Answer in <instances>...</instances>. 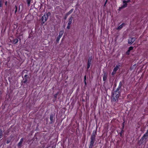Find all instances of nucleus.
<instances>
[{
    "mask_svg": "<svg viewBox=\"0 0 148 148\" xmlns=\"http://www.w3.org/2000/svg\"><path fill=\"white\" fill-rule=\"evenodd\" d=\"M63 33H64V31H61L60 32L59 35L57 39V41H59L60 38L63 35Z\"/></svg>",
    "mask_w": 148,
    "mask_h": 148,
    "instance_id": "obj_4",
    "label": "nucleus"
},
{
    "mask_svg": "<svg viewBox=\"0 0 148 148\" xmlns=\"http://www.w3.org/2000/svg\"><path fill=\"white\" fill-rule=\"evenodd\" d=\"M7 143H9L8 141H7Z\"/></svg>",
    "mask_w": 148,
    "mask_h": 148,
    "instance_id": "obj_29",
    "label": "nucleus"
},
{
    "mask_svg": "<svg viewBox=\"0 0 148 148\" xmlns=\"http://www.w3.org/2000/svg\"><path fill=\"white\" fill-rule=\"evenodd\" d=\"M116 72L114 71L113 70V72L112 73V74L113 75H114L116 73Z\"/></svg>",
    "mask_w": 148,
    "mask_h": 148,
    "instance_id": "obj_20",
    "label": "nucleus"
},
{
    "mask_svg": "<svg viewBox=\"0 0 148 148\" xmlns=\"http://www.w3.org/2000/svg\"><path fill=\"white\" fill-rule=\"evenodd\" d=\"M147 131L148 132V130H147Z\"/></svg>",
    "mask_w": 148,
    "mask_h": 148,
    "instance_id": "obj_30",
    "label": "nucleus"
},
{
    "mask_svg": "<svg viewBox=\"0 0 148 148\" xmlns=\"http://www.w3.org/2000/svg\"><path fill=\"white\" fill-rule=\"evenodd\" d=\"M27 76V75H25V77H26V76Z\"/></svg>",
    "mask_w": 148,
    "mask_h": 148,
    "instance_id": "obj_28",
    "label": "nucleus"
},
{
    "mask_svg": "<svg viewBox=\"0 0 148 148\" xmlns=\"http://www.w3.org/2000/svg\"><path fill=\"white\" fill-rule=\"evenodd\" d=\"M84 79L85 84V85H86V82H85V80H86V76H85Z\"/></svg>",
    "mask_w": 148,
    "mask_h": 148,
    "instance_id": "obj_21",
    "label": "nucleus"
},
{
    "mask_svg": "<svg viewBox=\"0 0 148 148\" xmlns=\"http://www.w3.org/2000/svg\"><path fill=\"white\" fill-rule=\"evenodd\" d=\"M133 49V47L131 46V47H130L128 49V50L126 52V53L127 55H129L130 54V51L131 50H132Z\"/></svg>",
    "mask_w": 148,
    "mask_h": 148,
    "instance_id": "obj_6",
    "label": "nucleus"
},
{
    "mask_svg": "<svg viewBox=\"0 0 148 148\" xmlns=\"http://www.w3.org/2000/svg\"><path fill=\"white\" fill-rule=\"evenodd\" d=\"M135 39L134 38H130L128 40V42L129 44H132L135 41Z\"/></svg>",
    "mask_w": 148,
    "mask_h": 148,
    "instance_id": "obj_3",
    "label": "nucleus"
},
{
    "mask_svg": "<svg viewBox=\"0 0 148 148\" xmlns=\"http://www.w3.org/2000/svg\"><path fill=\"white\" fill-rule=\"evenodd\" d=\"M124 24H122L121 25H120L117 28V29H121L123 27Z\"/></svg>",
    "mask_w": 148,
    "mask_h": 148,
    "instance_id": "obj_11",
    "label": "nucleus"
},
{
    "mask_svg": "<svg viewBox=\"0 0 148 148\" xmlns=\"http://www.w3.org/2000/svg\"><path fill=\"white\" fill-rule=\"evenodd\" d=\"M123 5L119 8L120 10L123 8L126 7L127 6V2L125 1H123Z\"/></svg>",
    "mask_w": 148,
    "mask_h": 148,
    "instance_id": "obj_5",
    "label": "nucleus"
},
{
    "mask_svg": "<svg viewBox=\"0 0 148 148\" xmlns=\"http://www.w3.org/2000/svg\"><path fill=\"white\" fill-rule=\"evenodd\" d=\"M31 1V0H27V2L28 6H29Z\"/></svg>",
    "mask_w": 148,
    "mask_h": 148,
    "instance_id": "obj_17",
    "label": "nucleus"
},
{
    "mask_svg": "<svg viewBox=\"0 0 148 148\" xmlns=\"http://www.w3.org/2000/svg\"><path fill=\"white\" fill-rule=\"evenodd\" d=\"M7 3V2H5V5H6Z\"/></svg>",
    "mask_w": 148,
    "mask_h": 148,
    "instance_id": "obj_26",
    "label": "nucleus"
},
{
    "mask_svg": "<svg viewBox=\"0 0 148 148\" xmlns=\"http://www.w3.org/2000/svg\"><path fill=\"white\" fill-rule=\"evenodd\" d=\"M72 23L69 22L68 23V25L67 27V28L68 29H69L70 27V25Z\"/></svg>",
    "mask_w": 148,
    "mask_h": 148,
    "instance_id": "obj_14",
    "label": "nucleus"
},
{
    "mask_svg": "<svg viewBox=\"0 0 148 148\" xmlns=\"http://www.w3.org/2000/svg\"><path fill=\"white\" fill-rule=\"evenodd\" d=\"M148 136V132L147 131L144 135V136Z\"/></svg>",
    "mask_w": 148,
    "mask_h": 148,
    "instance_id": "obj_19",
    "label": "nucleus"
},
{
    "mask_svg": "<svg viewBox=\"0 0 148 148\" xmlns=\"http://www.w3.org/2000/svg\"><path fill=\"white\" fill-rule=\"evenodd\" d=\"M23 138H22L21 139L20 141L18 143V145L19 146L22 143L23 140Z\"/></svg>",
    "mask_w": 148,
    "mask_h": 148,
    "instance_id": "obj_12",
    "label": "nucleus"
},
{
    "mask_svg": "<svg viewBox=\"0 0 148 148\" xmlns=\"http://www.w3.org/2000/svg\"><path fill=\"white\" fill-rule=\"evenodd\" d=\"M119 66V65H116L115 67L113 69V71H114L116 72L117 71V70L118 69Z\"/></svg>",
    "mask_w": 148,
    "mask_h": 148,
    "instance_id": "obj_9",
    "label": "nucleus"
},
{
    "mask_svg": "<svg viewBox=\"0 0 148 148\" xmlns=\"http://www.w3.org/2000/svg\"><path fill=\"white\" fill-rule=\"evenodd\" d=\"M18 40L17 39H15L13 40V43H14V44H16L18 42Z\"/></svg>",
    "mask_w": 148,
    "mask_h": 148,
    "instance_id": "obj_13",
    "label": "nucleus"
},
{
    "mask_svg": "<svg viewBox=\"0 0 148 148\" xmlns=\"http://www.w3.org/2000/svg\"><path fill=\"white\" fill-rule=\"evenodd\" d=\"M2 6V5L1 3V1L0 0V7H1Z\"/></svg>",
    "mask_w": 148,
    "mask_h": 148,
    "instance_id": "obj_22",
    "label": "nucleus"
},
{
    "mask_svg": "<svg viewBox=\"0 0 148 148\" xmlns=\"http://www.w3.org/2000/svg\"><path fill=\"white\" fill-rule=\"evenodd\" d=\"M91 59H89L88 63V66L87 68L88 69H89L90 66V65H91Z\"/></svg>",
    "mask_w": 148,
    "mask_h": 148,
    "instance_id": "obj_8",
    "label": "nucleus"
},
{
    "mask_svg": "<svg viewBox=\"0 0 148 148\" xmlns=\"http://www.w3.org/2000/svg\"><path fill=\"white\" fill-rule=\"evenodd\" d=\"M17 8H16V10H15V12H16V11H17V9H16Z\"/></svg>",
    "mask_w": 148,
    "mask_h": 148,
    "instance_id": "obj_27",
    "label": "nucleus"
},
{
    "mask_svg": "<svg viewBox=\"0 0 148 148\" xmlns=\"http://www.w3.org/2000/svg\"><path fill=\"white\" fill-rule=\"evenodd\" d=\"M48 18V15L47 14H45L42 17V21L43 24L47 19Z\"/></svg>",
    "mask_w": 148,
    "mask_h": 148,
    "instance_id": "obj_2",
    "label": "nucleus"
},
{
    "mask_svg": "<svg viewBox=\"0 0 148 148\" xmlns=\"http://www.w3.org/2000/svg\"><path fill=\"white\" fill-rule=\"evenodd\" d=\"M73 19V17L71 16L69 20V22L72 23V21Z\"/></svg>",
    "mask_w": 148,
    "mask_h": 148,
    "instance_id": "obj_16",
    "label": "nucleus"
},
{
    "mask_svg": "<svg viewBox=\"0 0 148 148\" xmlns=\"http://www.w3.org/2000/svg\"><path fill=\"white\" fill-rule=\"evenodd\" d=\"M126 1L127 2V3L128 2H129L130 1V0H128L127 1Z\"/></svg>",
    "mask_w": 148,
    "mask_h": 148,
    "instance_id": "obj_25",
    "label": "nucleus"
},
{
    "mask_svg": "<svg viewBox=\"0 0 148 148\" xmlns=\"http://www.w3.org/2000/svg\"><path fill=\"white\" fill-rule=\"evenodd\" d=\"M53 117L52 116H50V119L51 121H52L53 120Z\"/></svg>",
    "mask_w": 148,
    "mask_h": 148,
    "instance_id": "obj_23",
    "label": "nucleus"
},
{
    "mask_svg": "<svg viewBox=\"0 0 148 148\" xmlns=\"http://www.w3.org/2000/svg\"><path fill=\"white\" fill-rule=\"evenodd\" d=\"M95 136H92L91 137V140H95Z\"/></svg>",
    "mask_w": 148,
    "mask_h": 148,
    "instance_id": "obj_18",
    "label": "nucleus"
},
{
    "mask_svg": "<svg viewBox=\"0 0 148 148\" xmlns=\"http://www.w3.org/2000/svg\"><path fill=\"white\" fill-rule=\"evenodd\" d=\"M94 140H90L89 148H92L94 143Z\"/></svg>",
    "mask_w": 148,
    "mask_h": 148,
    "instance_id": "obj_7",
    "label": "nucleus"
},
{
    "mask_svg": "<svg viewBox=\"0 0 148 148\" xmlns=\"http://www.w3.org/2000/svg\"><path fill=\"white\" fill-rule=\"evenodd\" d=\"M119 96V93L117 91L115 92L113 94V101H116L117 98Z\"/></svg>",
    "mask_w": 148,
    "mask_h": 148,
    "instance_id": "obj_1",
    "label": "nucleus"
},
{
    "mask_svg": "<svg viewBox=\"0 0 148 148\" xmlns=\"http://www.w3.org/2000/svg\"><path fill=\"white\" fill-rule=\"evenodd\" d=\"M107 78V75L105 74L103 76V80L104 81H105L106 80Z\"/></svg>",
    "mask_w": 148,
    "mask_h": 148,
    "instance_id": "obj_15",
    "label": "nucleus"
},
{
    "mask_svg": "<svg viewBox=\"0 0 148 148\" xmlns=\"http://www.w3.org/2000/svg\"><path fill=\"white\" fill-rule=\"evenodd\" d=\"M2 130H0V133L2 134Z\"/></svg>",
    "mask_w": 148,
    "mask_h": 148,
    "instance_id": "obj_24",
    "label": "nucleus"
},
{
    "mask_svg": "<svg viewBox=\"0 0 148 148\" xmlns=\"http://www.w3.org/2000/svg\"><path fill=\"white\" fill-rule=\"evenodd\" d=\"M73 9H72L67 13L66 14V15L68 16L71 13H72V12H73Z\"/></svg>",
    "mask_w": 148,
    "mask_h": 148,
    "instance_id": "obj_10",
    "label": "nucleus"
}]
</instances>
